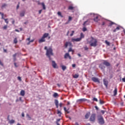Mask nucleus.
<instances>
[{"mask_svg": "<svg viewBox=\"0 0 125 125\" xmlns=\"http://www.w3.org/2000/svg\"><path fill=\"white\" fill-rule=\"evenodd\" d=\"M20 94L21 96H25V91L23 90H21V91Z\"/></svg>", "mask_w": 125, "mask_h": 125, "instance_id": "f3484780", "label": "nucleus"}, {"mask_svg": "<svg viewBox=\"0 0 125 125\" xmlns=\"http://www.w3.org/2000/svg\"><path fill=\"white\" fill-rule=\"evenodd\" d=\"M64 58V59H67L69 58V59H70V60H71V59H72V57H71V56H70V54H69V53H66L65 54Z\"/></svg>", "mask_w": 125, "mask_h": 125, "instance_id": "6e6552de", "label": "nucleus"}, {"mask_svg": "<svg viewBox=\"0 0 125 125\" xmlns=\"http://www.w3.org/2000/svg\"><path fill=\"white\" fill-rule=\"evenodd\" d=\"M72 19H73L72 17L69 16V17H68V21H69V22H70V21H72Z\"/></svg>", "mask_w": 125, "mask_h": 125, "instance_id": "ea45409f", "label": "nucleus"}, {"mask_svg": "<svg viewBox=\"0 0 125 125\" xmlns=\"http://www.w3.org/2000/svg\"><path fill=\"white\" fill-rule=\"evenodd\" d=\"M41 4L42 5V7L44 10H45L46 9V7H45V4H44V2H42L41 3Z\"/></svg>", "mask_w": 125, "mask_h": 125, "instance_id": "4468645a", "label": "nucleus"}, {"mask_svg": "<svg viewBox=\"0 0 125 125\" xmlns=\"http://www.w3.org/2000/svg\"><path fill=\"white\" fill-rule=\"evenodd\" d=\"M15 123V121H14V120H12L9 121V124H10V125H12V124H14Z\"/></svg>", "mask_w": 125, "mask_h": 125, "instance_id": "bb28decb", "label": "nucleus"}, {"mask_svg": "<svg viewBox=\"0 0 125 125\" xmlns=\"http://www.w3.org/2000/svg\"><path fill=\"white\" fill-rule=\"evenodd\" d=\"M48 36H49V34L44 33L42 37L45 39V38H47Z\"/></svg>", "mask_w": 125, "mask_h": 125, "instance_id": "412c9836", "label": "nucleus"}, {"mask_svg": "<svg viewBox=\"0 0 125 125\" xmlns=\"http://www.w3.org/2000/svg\"><path fill=\"white\" fill-rule=\"evenodd\" d=\"M105 66L106 67H110V66H111V63L106 60H104L103 62L99 65V68H100L101 71L104 73L105 72V69L106 68V66Z\"/></svg>", "mask_w": 125, "mask_h": 125, "instance_id": "f257e3e1", "label": "nucleus"}, {"mask_svg": "<svg viewBox=\"0 0 125 125\" xmlns=\"http://www.w3.org/2000/svg\"><path fill=\"white\" fill-rule=\"evenodd\" d=\"M14 23H15V20H13V21H12V23L13 24H14Z\"/></svg>", "mask_w": 125, "mask_h": 125, "instance_id": "0e129e2a", "label": "nucleus"}, {"mask_svg": "<svg viewBox=\"0 0 125 125\" xmlns=\"http://www.w3.org/2000/svg\"><path fill=\"white\" fill-rule=\"evenodd\" d=\"M74 33H75L74 31H72V33L70 35V37H73Z\"/></svg>", "mask_w": 125, "mask_h": 125, "instance_id": "79ce46f5", "label": "nucleus"}, {"mask_svg": "<svg viewBox=\"0 0 125 125\" xmlns=\"http://www.w3.org/2000/svg\"><path fill=\"white\" fill-rule=\"evenodd\" d=\"M72 66L73 68H75V67H76V64H73L72 65Z\"/></svg>", "mask_w": 125, "mask_h": 125, "instance_id": "bf43d9fd", "label": "nucleus"}, {"mask_svg": "<svg viewBox=\"0 0 125 125\" xmlns=\"http://www.w3.org/2000/svg\"><path fill=\"white\" fill-rule=\"evenodd\" d=\"M121 106H124V103H121Z\"/></svg>", "mask_w": 125, "mask_h": 125, "instance_id": "338daca9", "label": "nucleus"}, {"mask_svg": "<svg viewBox=\"0 0 125 125\" xmlns=\"http://www.w3.org/2000/svg\"><path fill=\"white\" fill-rule=\"evenodd\" d=\"M56 124H57V125H60V124L58 122H56Z\"/></svg>", "mask_w": 125, "mask_h": 125, "instance_id": "774afa93", "label": "nucleus"}, {"mask_svg": "<svg viewBox=\"0 0 125 125\" xmlns=\"http://www.w3.org/2000/svg\"><path fill=\"white\" fill-rule=\"evenodd\" d=\"M100 104H104V101H101V100H100Z\"/></svg>", "mask_w": 125, "mask_h": 125, "instance_id": "a18cd8bd", "label": "nucleus"}, {"mask_svg": "<svg viewBox=\"0 0 125 125\" xmlns=\"http://www.w3.org/2000/svg\"><path fill=\"white\" fill-rule=\"evenodd\" d=\"M105 43H106V44H107V45L110 46V42H109L107 41V40H106L105 41Z\"/></svg>", "mask_w": 125, "mask_h": 125, "instance_id": "4c0bfd02", "label": "nucleus"}, {"mask_svg": "<svg viewBox=\"0 0 125 125\" xmlns=\"http://www.w3.org/2000/svg\"><path fill=\"white\" fill-rule=\"evenodd\" d=\"M34 40H31V41H30L27 43V44L28 45H29V44H30V43H31V42H34Z\"/></svg>", "mask_w": 125, "mask_h": 125, "instance_id": "58836bf2", "label": "nucleus"}, {"mask_svg": "<svg viewBox=\"0 0 125 125\" xmlns=\"http://www.w3.org/2000/svg\"><path fill=\"white\" fill-rule=\"evenodd\" d=\"M60 120H61L60 119H57V121H56V123H58Z\"/></svg>", "mask_w": 125, "mask_h": 125, "instance_id": "e2e57ef3", "label": "nucleus"}, {"mask_svg": "<svg viewBox=\"0 0 125 125\" xmlns=\"http://www.w3.org/2000/svg\"><path fill=\"white\" fill-rule=\"evenodd\" d=\"M26 117L28 118V120H29V121H31V120H32V118H31V117H30V115H29V114H26Z\"/></svg>", "mask_w": 125, "mask_h": 125, "instance_id": "cd10ccee", "label": "nucleus"}, {"mask_svg": "<svg viewBox=\"0 0 125 125\" xmlns=\"http://www.w3.org/2000/svg\"><path fill=\"white\" fill-rule=\"evenodd\" d=\"M58 15H59V16H61V17H62V18H63V16H62V14H61V12H58Z\"/></svg>", "mask_w": 125, "mask_h": 125, "instance_id": "473e14b6", "label": "nucleus"}, {"mask_svg": "<svg viewBox=\"0 0 125 125\" xmlns=\"http://www.w3.org/2000/svg\"><path fill=\"white\" fill-rule=\"evenodd\" d=\"M122 81L124 83H125V77L122 79Z\"/></svg>", "mask_w": 125, "mask_h": 125, "instance_id": "13d9d810", "label": "nucleus"}, {"mask_svg": "<svg viewBox=\"0 0 125 125\" xmlns=\"http://www.w3.org/2000/svg\"><path fill=\"white\" fill-rule=\"evenodd\" d=\"M115 24H116V23H115V22H112V21H110V22L109 23V26H111L113 25H115Z\"/></svg>", "mask_w": 125, "mask_h": 125, "instance_id": "f704fd0d", "label": "nucleus"}, {"mask_svg": "<svg viewBox=\"0 0 125 125\" xmlns=\"http://www.w3.org/2000/svg\"><path fill=\"white\" fill-rule=\"evenodd\" d=\"M96 119V114L95 113H93L91 115L89 121L90 122H92L93 123H94L95 122V120Z\"/></svg>", "mask_w": 125, "mask_h": 125, "instance_id": "423d86ee", "label": "nucleus"}, {"mask_svg": "<svg viewBox=\"0 0 125 125\" xmlns=\"http://www.w3.org/2000/svg\"><path fill=\"white\" fill-rule=\"evenodd\" d=\"M44 49H45V50H46V51H47V49H47V46H45Z\"/></svg>", "mask_w": 125, "mask_h": 125, "instance_id": "680f3d73", "label": "nucleus"}, {"mask_svg": "<svg viewBox=\"0 0 125 125\" xmlns=\"http://www.w3.org/2000/svg\"><path fill=\"white\" fill-rule=\"evenodd\" d=\"M14 65L17 68V67H18V65H17V64L16 63V62H14Z\"/></svg>", "mask_w": 125, "mask_h": 125, "instance_id": "4d7b16f0", "label": "nucleus"}, {"mask_svg": "<svg viewBox=\"0 0 125 125\" xmlns=\"http://www.w3.org/2000/svg\"><path fill=\"white\" fill-rule=\"evenodd\" d=\"M46 55L48 57L49 60H51V56H53V50H52V48L49 47L48 49H47Z\"/></svg>", "mask_w": 125, "mask_h": 125, "instance_id": "7ed1b4c3", "label": "nucleus"}, {"mask_svg": "<svg viewBox=\"0 0 125 125\" xmlns=\"http://www.w3.org/2000/svg\"><path fill=\"white\" fill-rule=\"evenodd\" d=\"M45 42V39L43 38L42 37V38L39 40V43H42V42Z\"/></svg>", "mask_w": 125, "mask_h": 125, "instance_id": "ddd939ff", "label": "nucleus"}, {"mask_svg": "<svg viewBox=\"0 0 125 125\" xmlns=\"http://www.w3.org/2000/svg\"><path fill=\"white\" fill-rule=\"evenodd\" d=\"M21 117H22L23 118H24V117H25V114L24 113V112H22Z\"/></svg>", "mask_w": 125, "mask_h": 125, "instance_id": "09e8293b", "label": "nucleus"}, {"mask_svg": "<svg viewBox=\"0 0 125 125\" xmlns=\"http://www.w3.org/2000/svg\"><path fill=\"white\" fill-rule=\"evenodd\" d=\"M68 46L70 47L68 50V52H72V53H74V50L72 49L73 45L72 44V43L71 42H67L64 43V46L65 48H67L68 47Z\"/></svg>", "mask_w": 125, "mask_h": 125, "instance_id": "20e7f679", "label": "nucleus"}, {"mask_svg": "<svg viewBox=\"0 0 125 125\" xmlns=\"http://www.w3.org/2000/svg\"><path fill=\"white\" fill-rule=\"evenodd\" d=\"M42 10H40L39 11V14H41L42 13Z\"/></svg>", "mask_w": 125, "mask_h": 125, "instance_id": "6e6d98bb", "label": "nucleus"}, {"mask_svg": "<svg viewBox=\"0 0 125 125\" xmlns=\"http://www.w3.org/2000/svg\"><path fill=\"white\" fill-rule=\"evenodd\" d=\"M16 56H17V53H15V54L13 55V61H14V62H15V61H16L17 60Z\"/></svg>", "mask_w": 125, "mask_h": 125, "instance_id": "2eb2a0df", "label": "nucleus"}, {"mask_svg": "<svg viewBox=\"0 0 125 125\" xmlns=\"http://www.w3.org/2000/svg\"><path fill=\"white\" fill-rule=\"evenodd\" d=\"M68 9H69V10H73L74 9V7H73V6H69L68 7Z\"/></svg>", "mask_w": 125, "mask_h": 125, "instance_id": "c85d7f7f", "label": "nucleus"}, {"mask_svg": "<svg viewBox=\"0 0 125 125\" xmlns=\"http://www.w3.org/2000/svg\"><path fill=\"white\" fill-rule=\"evenodd\" d=\"M89 116H90V112H87L85 115V119H88L89 118Z\"/></svg>", "mask_w": 125, "mask_h": 125, "instance_id": "dca6fc26", "label": "nucleus"}, {"mask_svg": "<svg viewBox=\"0 0 125 125\" xmlns=\"http://www.w3.org/2000/svg\"><path fill=\"white\" fill-rule=\"evenodd\" d=\"M98 41H97V39L93 38L91 37V40L90 41H89L88 42L89 43L90 46H93L94 47H95L97 46V42Z\"/></svg>", "mask_w": 125, "mask_h": 125, "instance_id": "f03ea898", "label": "nucleus"}, {"mask_svg": "<svg viewBox=\"0 0 125 125\" xmlns=\"http://www.w3.org/2000/svg\"><path fill=\"white\" fill-rule=\"evenodd\" d=\"M52 65L53 68H56V67L57 66V64H56V62H55V61H52Z\"/></svg>", "mask_w": 125, "mask_h": 125, "instance_id": "9b49d317", "label": "nucleus"}, {"mask_svg": "<svg viewBox=\"0 0 125 125\" xmlns=\"http://www.w3.org/2000/svg\"><path fill=\"white\" fill-rule=\"evenodd\" d=\"M104 85L105 86H108V81H106L105 79L104 80Z\"/></svg>", "mask_w": 125, "mask_h": 125, "instance_id": "6ab92c4d", "label": "nucleus"}, {"mask_svg": "<svg viewBox=\"0 0 125 125\" xmlns=\"http://www.w3.org/2000/svg\"><path fill=\"white\" fill-rule=\"evenodd\" d=\"M99 17L98 16H96L94 19V21L95 22H98L99 21V19H98Z\"/></svg>", "mask_w": 125, "mask_h": 125, "instance_id": "aec40b11", "label": "nucleus"}, {"mask_svg": "<svg viewBox=\"0 0 125 125\" xmlns=\"http://www.w3.org/2000/svg\"><path fill=\"white\" fill-rule=\"evenodd\" d=\"M93 101H96V102H97V101H98V100H97V99H96V98H94Z\"/></svg>", "mask_w": 125, "mask_h": 125, "instance_id": "de8ad7c7", "label": "nucleus"}, {"mask_svg": "<svg viewBox=\"0 0 125 125\" xmlns=\"http://www.w3.org/2000/svg\"><path fill=\"white\" fill-rule=\"evenodd\" d=\"M63 105V104L62 103H61L59 104L60 107L61 108L62 106Z\"/></svg>", "mask_w": 125, "mask_h": 125, "instance_id": "8fccbe9b", "label": "nucleus"}, {"mask_svg": "<svg viewBox=\"0 0 125 125\" xmlns=\"http://www.w3.org/2000/svg\"><path fill=\"white\" fill-rule=\"evenodd\" d=\"M79 101L81 102H83V101H86V100L85 99H81Z\"/></svg>", "mask_w": 125, "mask_h": 125, "instance_id": "72a5a7b5", "label": "nucleus"}, {"mask_svg": "<svg viewBox=\"0 0 125 125\" xmlns=\"http://www.w3.org/2000/svg\"><path fill=\"white\" fill-rule=\"evenodd\" d=\"M120 27L118 26L117 27V28L116 29H115L114 30H113V32L115 33V32H117V31H119V30H120Z\"/></svg>", "mask_w": 125, "mask_h": 125, "instance_id": "a878e982", "label": "nucleus"}, {"mask_svg": "<svg viewBox=\"0 0 125 125\" xmlns=\"http://www.w3.org/2000/svg\"><path fill=\"white\" fill-rule=\"evenodd\" d=\"M113 93H114V96H116V95L118 94V89L117 88V87L115 88V89L113 91Z\"/></svg>", "mask_w": 125, "mask_h": 125, "instance_id": "f8f14e48", "label": "nucleus"}, {"mask_svg": "<svg viewBox=\"0 0 125 125\" xmlns=\"http://www.w3.org/2000/svg\"><path fill=\"white\" fill-rule=\"evenodd\" d=\"M5 23H6V24H8L9 21H8V19H4Z\"/></svg>", "mask_w": 125, "mask_h": 125, "instance_id": "e433bc0d", "label": "nucleus"}, {"mask_svg": "<svg viewBox=\"0 0 125 125\" xmlns=\"http://www.w3.org/2000/svg\"><path fill=\"white\" fill-rule=\"evenodd\" d=\"M30 40H31V38L30 37L26 39V41H28L29 42H30Z\"/></svg>", "mask_w": 125, "mask_h": 125, "instance_id": "052dcab7", "label": "nucleus"}, {"mask_svg": "<svg viewBox=\"0 0 125 125\" xmlns=\"http://www.w3.org/2000/svg\"><path fill=\"white\" fill-rule=\"evenodd\" d=\"M84 50H88V47H87V46H85L84 47Z\"/></svg>", "mask_w": 125, "mask_h": 125, "instance_id": "49530a36", "label": "nucleus"}, {"mask_svg": "<svg viewBox=\"0 0 125 125\" xmlns=\"http://www.w3.org/2000/svg\"><path fill=\"white\" fill-rule=\"evenodd\" d=\"M18 42V41L17 40V38H15L14 40V43H17Z\"/></svg>", "mask_w": 125, "mask_h": 125, "instance_id": "7c9ffc66", "label": "nucleus"}, {"mask_svg": "<svg viewBox=\"0 0 125 125\" xmlns=\"http://www.w3.org/2000/svg\"><path fill=\"white\" fill-rule=\"evenodd\" d=\"M86 22H87V21H85L84 23H83V26H86Z\"/></svg>", "mask_w": 125, "mask_h": 125, "instance_id": "603ef678", "label": "nucleus"}, {"mask_svg": "<svg viewBox=\"0 0 125 125\" xmlns=\"http://www.w3.org/2000/svg\"><path fill=\"white\" fill-rule=\"evenodd\" d=\"M91 80L94 82V83H100V81L99 79L96 77H92Z\"/></svg>", "mask_w": 125, "mask_h": 125, "instance_id": "0eeeda50", "label": "nucleus"}, {"mask_svg": "<svg viewBox=\"0 0 125 125\" xmlns=\"http://www.w3.org/2000/svg\"><path fill=\"white\" fill-rule=\"evenodd\" d=\"M18 80H19L20 82H21V81H22V79H21V77L20 76L18 77Z\"/></svg>", "mask_w": 125, "mask_h": 125, "instance_id": "c03bdc74", "label": "nucleus"}, {"mask_svg": "<svg viewBox=\"0 0 125 125\" xmlns=\"http://www.w3.org/2000/svg\"><path fill=\"white\" fill-rule=\"evenodd\" d=\"M83 38H84V35H83V33H81V37L79 38L81 39V40H82V39H83Z\"/></svg>", "mask_w": 125, "mask_h": 125, "instance_id": "c756f323", "label": "nucleus"}, {"mask_svg": "<svg viewBox=\"0 0 125 125\" xmlns=\"http://www.w3.org/2000/svg\"><path fill=\"white\" fill-rule=\"evenodd\" d=\"M55 104L56 108H58L59 107V102H58V100H55Z\"/></svg>", "mask_w": 125, "mask_h": 125, "instance_id": "9d476101", "label": "nucleus"}, {"mask_svg": "<svg viewBox=\"0 0 125 125\" xmlns=\"http://www.w3.org/2000/svg\"><path fill=\"white\" fill-rule=\"evenodd\" d=\"M0 65H1V66H3V63H2V62H1V61H0Z\"/></svg>", "mask_w": 125, "mask_h": 125, "instance_id": "5fc2aeb1", "label": "nucleus"}, {"mask_svg": "<svg viewBox=\"0 0 125 125\" xmlns=\"http://www.w3.org/2000/svg\"><path fill=\"white\" fill-rule=\"evenodd\" d=\"M87 29H86V28H85V27H83V32H85L86 31H87Z\"/></svg>", "mask_w": 125, "mask_h": 125, "instance_id": "37998d69", "label": "nucleus"}, {"mask_svg": "<svg viewBox=\"0 0 125 125\" xmlns=\"http://www.w3.org/2000/svg\"><path fill=\"white\" fill-rule=\"evenodd\" d=\"M57 114L59 115V117H61V115H62V113L59 110H57Z\"/></svg>", "mask_w": 125, "mask_h": 125, "instance_id": "b1692460", "label": "nucleus"}, {"mask_svg": "<svg viewBox=\"0 0 125 125\" xmlns=\"http://www.w3.org/2000/svg\"><path fill=\"white\" fill-rule=\"evenodd\" d=\"M7 6L6 4L4 3L2 5L1 8H4V7H5Z\"/></svg>", "mask_w": 125, "mask_h": 125, "instance_id": "c9c22d12", "label": "nucleus"}, {"mask_svg": "<svg viewBox=\"0 0 125 125\" xmlns=\"http://www.w3.org/2000/svg\"><path fill=\"white\" fill-rule=\"evenodd\" d=\"M3 30H6L7 29V25H4L3 27Z\"/></svg>", "mask_w": 125, "mask_h": 125, "instance_id": "a19ab883", "label": "nucleus"}, {"mask_svg": "<svg viewBox=\"0 0 125 125\" xmlns=\"http://www.w3.org/2000/svg\"><path fill=\"white\" fill-rule=\"evenodd\" d=\"M25 15V11H22L20 13V16L21 17H24Z\"/></svg>", "mask_w": 125, "mask_h": 125, "instance_id": "5701e85b", "label": "nucleus"}, {"mask_svg": "<svg viewBox=\"0 0 125 125\" xmlns=\"http://www.w3.org/2000/svg\"><path fill=\"white\" fill-rule=\"evenodd\" d=\"M3 51H4V52H7V50L5 49H3Z\"/></svg>", "mask_w": 125, "mask_h": 125, "instance_id": "69168bd1", "label": "nucleus"}, {"mask_svg": "<svg viewBox=\"0 0 125 125\" xmlns=\"http://www.w3.org/2000/svg\"><path fill=\"white\" fill-rule=\"evenodd\" d=\"M63 109H64V111L65 112H66V113H67V114H69V113H70V112L68 111V110H67V109L65 107H63Z\"/></svg>", "mask_w": 125, "mask_h": 125, "instance_id": "2f4dec72", "label": "nucleus"}, {"mask_svg": "<svg viewBox=\"0 0 125 125\" xmlns=\"http://www.w3.org/2000/svg\"><path fill=\"white\" fill-rule=\"evenodd\" d=\"M98 121L99 125H104L105 124V121L104 120V118H103V116L102 115L98 116Z\"/></svg>", "mask_w": 125, "mask_h": 125, "instance_id": "39448f33", "label": "nucleus"}, {"mask_svg": "<svg viewBox=\"0 0 125 125\" xmlns=\"http://www.w3.org/2000/svg\"><path fill=\"white\" fill-rule=\"evenodd\" d=\"M20 4V2L18 3V4L17 6V9H18L19 8V5Z\"/></svg>", "mask_w": 125, "mask_h": 125, "instance_id": "3c124183", "label": "nucleus"}, {"mask_svg": "<svg viewBox=\"0 0 125 125\" xmlns=\"http://www.w3.org/2000/svg\"><path fill=\"white\" fill-rule=\"evenodd\" d=\"M81 41H82V38H77V39H75V38H72L71 39V42H81Z\"/></svg>", "mask_w": 125, "mask_h": 125, "instance_id": "1a4fd4ad", "label": "nucleus"}, {"mask_svg": "<svg viewBox=\"0 0 125 125\" xmlns=\"http://www.w3.org/2000/svg\"><path fill=\"white\" fill-rule=\"evenodd\" d=\"M79 76L80 75H79V74H75L74 75H73V78H74V79H78Z\"/></svg>", "mask_w": 125, "mask_h": 125, "instance_id": "a211bd4d", "label": "nucleus"}, {"mask_svg": "<svg viewBox=\"0 0 125 125\" xmlns=\"http://www.w3.org/2000/svg\"><path fill=\"white\" fill-rule=\"evenodd\" d=\"M53 96L54 97V98H56V97H58L59 96L58 95V93H54L53 95Z\"/></svg>", "mask_w": 125, "mask_h": 125, "instance_id": "4be33fe9", "label": "nucleus"}, {"mask_svg": "<svg viewBox=\"0 0 125 125\" xmlns=\"http://www.w3.org/2000/svg\"><path fill=\"white\" fill-rule=\"evenodd\" d=\"M61 67L62 71H64L66 69H67V67L65 65H62Z\"/></svg>", "mask_w": 125, "mask_h": 125, "instance_id": "393cba45", "label": "nucleus"}, {"mask_svg": "<svg viewBox=\"0 0 125 125\" xmlns=\"http://www.w3.org/2000/svg\"><path fill=\"white\" fill-rule=\"evenodd\" d=\"M101 113L103 114V115H104V114H105V111L101 110Z\"/></svg>", "mask_w": 125, "mask_h": 125, "instance_id": "864d4df0", "label": "nucleus"}]
</instances>
